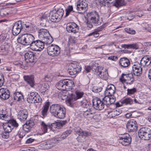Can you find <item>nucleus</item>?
Instances as JSON below:
<instances>
[{
    "label": "nucleus",
    "instance_id": "f257e3e1",
    "mask_svg": "<svg viewBox=\"0 0 151 151\" xmlns=\"http://www.w3.org/2000/svg\"><path fill=\"white\" fill-rule=\"evenodd\" d=\"M50 113L55 117L59 119H63L65 117L66 110L65 108L56 104L52 105L50 108Z\"/></svg>",
    "mask_w": 151,
    "mask_h": 151
},
{
    "label": "nucleus",
    "instance_id": "f03ea898",
    "mask_svg": "<svg viewBox=\"0 0 151 151\" xmlns=\"http://www.w3.org/2000/svg\"><path fill=\"white\" fill-rule=\"evenodd\" d=\"M35 39L31 34L25 33L19 35L17 40L18 43L24 45H30L31 47Z\"/></svg>",
    "mask_w": 151,
    "mask_h": 151
},
{
    "label": "nucleus",
    "instance_id": "7ed1b4c3",
    "mask_svg": "<svg viewBox=\"0 0 151 151\" xmlns=\"http://www.w3.org/2000/svg\"><path fill=\"white\" fill-rule=\"evenodd\" d=\"M56 86L60 90L68 91L73 89L74 86V82L72 80H62L56 84Z\"/></svg>",
    "mask_w": 151,
    "mask_h": 151
},
{
    "label": "nucleus",
    "instance_id": "20e7f679",
    "mask_svg": "<svg viewBox=\"0 0 151 151\" xmlns=\"http://www.w3.org/2000/svg\"><path fill=\"white\" fill-rule=\"evenodd\" d=\"M47 41L41 39V40H37L35 39L32 44L31 46V49L33 50L40 51L44 48L45 44H50L51 43H48Z\"/></svg>",
    "mask_w": 151,
    "mask_h": 151
},
{
    "label": "nucleus",
    "instance_id": "39448f33",
    "mask_svg": "<svg viewBox=\"0 0 151 151\" xmlns=\"http://www.w3.org/2000/svg\"><path fill=\"white\" fill-rule=\"evenodd\" d=\"M87 20L94 24L96 25H98L101 23L99 19V16L97 12L95 11L88 13L87 14Z\"/></svg>",
    "mask_w": 151,
    "mask_h": 151
},
{
    "label": "nucleus",
    "instance_id": "423d86ee",
    "mask_svg": "<svg viewBox=\"0 0 151 151\" xmlns=\"http://www.w3.org/2000/svg\"><path fill=\"white\" fill-rule=\"evenodd\" d=\"M139 137L144 140H149L151 137V129L147 127L141 128L138 132Z\"/></svg>",
    "mask_w": 151,
    "mask_h": 151
},
{
    "label": "nucleus",
    "instance_id": "0eeeda50",
    "mask_svg": "<svg viewBox=\"0 0 151 151\" xmlns=\"http://www.w3.org/2000/svg\"><path fill=\"white\" fill-rule=\"evenodd\" d=\"M74 129L75 132L78 135L77 139L80 142L84 141L86 137L90 135V134L88 132L83 131L79 127H75Z\"/></svg>",
    "mask_w": 151,
    "mask_h": 151
},
{
    "label": "nucleus",
    "instance_id": "6e6552de",
    "mask_svg": "<svg viewBox=\"0 0 151 151\" xmlns=\"http://www.w3.org/2000/svg\"><path fill=\"white\" fill-rule=\"evenodd\" d=\"M38 36L40 38L47 41L48 43H52L53 39L48 31L45 29H40L38 31Z\"/></svg>",
    "mask_w": 151,
    "mask_h": 151
},
{
    "label": "nucleus",
    "instance_id": "1a4fd4ad",
    "mask_svg": "<svg viewBox=\"0 0 151 151\" xmlns=\"http://www.w3.org/2000/svg\"><path fill=\"white\" fill-rule=\"evenodd\" d=\"M19 126L18 124L14 119L9 120L6 124H4L3 128L5 132L9 133L11 132L14 128H17Z\"/></svg>",
    "mask_w": 151,
    "mask_h": 151
},
{
    "label": "nucleus",
    "instance_id": "9d476101",
    "mask_svg": "<svg viewBox=\"0 0 151 151\" xmlns=\"http://www.w3.org/2000/svg\"><path fill=\"white\" fill-rule=\"evenodd\" d=\"M88 2L85 0H79L77 3L76 9L78 12L82 14L88 9Z\"/></svg>",
    "mask_w": 151,
    "mask_h": 151
},
{
    "label": "nucleus",
    "instance_id": "9b49d317",
    "mask_svg": "<svg viewBox=\"0 0 151 151\" xmlns=\"http://www.w3.org/2000/svg\"><path fill=\"white\" fill-rule=\"evenodd\" d=\"M47 52L48 55L52 57L56 56L60 53V48L57 45H51L47 48Z\"/></svg>",
    "mask_w": 151,
    "mask_h": 151
},
{
    "label": "nucleus",
    "instance_id": "f8f14e48",
    "mask_svg": "<svg viewBox=\"0 0 151 151\" xmlns=\"http://www.w3.org/2000/svg\"><path fill=\"white\" fill-rule=\"evenodd\" d=\"M95 73L104 80H106L108 78V74L107 70L101 66H98L96 68Z\"/></svg>",
    "mask_w": 151,
    "mask_h": 151
},
{
    "label": "nucleus",
    "instance_id": "ddd939ff",
    "mask_svg": "<svg viewBox=\"0 0 151 151\" xmlns=\"http://www.w3.org/2000/svg\"><path fill=\"white\" fill-rule=\"evenodd\" d=\"M131 138L128 134H125L119 137V142L124 146H128L131 143Z\"/></svg>",
    "mask_w": 151,
    "mask_h": 151
},
{
    "label": "nucleus",
    "instance_id": "4468645a",
    "mask_svg": "<svg viewBox=\"0 0 151 151\" xmlns=\"http://www.w3.org/2000/svg\"><path fill=\"white\" fill-rule=\"evenodd\" d=\"M104 101H101L99 98H96L93 101V106L94 108L98 110H101L104 107L105 104Z\"/></svg>",
    "mask_w": 151,
    "mask_h": 151
},
{
    "label": "nucleus",
    "instance_id": "2eb2a0df",
    "mask_svg": "<svg viewBox=\"0 0 151 151\" xmlns=\"http://www.w3.org/2000/svg\"><path fill=\"white\" fill-rule=\"evenodd\" d=\"M126 127L129 132H134L137 129V123L134 119L129 120L127 123Z\"/></svg>",
    "mask_w": 151,
    "mask_h": 151
},
{
    "label": "nucleus",
    "instance_id": "dca6fc26",
    "mask_svg": "<svg viewBox=\"0 0 151 151\" xmlns=\"http://www.w3.org/2000/svg\"><path fill=\"white\" fill-rule=\"evenodd\" d=\"M71 67L68 70V72L71 75H74L76 74L77 72L81 70V67L79 65H77L76 64L71 63Z\"/></svg>",
    "mask_w": 151,
    "mask_h": 151
},
{
    "label": "nucleus",
    "instance_id": "f3484780",
    "mask_svg": "<svg viewBox=\"0 0 151 151\" xmlns=\"http://www.w3.org/2000/svg\"><path fill=\"white\" fill-rule=\"evenodd\" d=\"M119 79L122 82H126V83L129 84H132L134 81V78L132 74L126 75L122 74Z\"/></svg>",
    "mask_w": 151,
    "mask_h": 151
},
{
    "label": "nucleus",
    "instance_id": "a211bd4d",
    "mask_svg": "<svg viewBox=\"0 0 151 151\" xmlns=\"http://www.w3.org/2000/svg\"><path fill=\"white\" fill-rule=\"evenodd\" d=\"M138 63H135L132 67L134 74L137 76H139L142 74V68Z\"/></svg>",
    "mask_w": 151,
    "mask_h": 151
},
{
    "label": "nucleus",
    "instance_id": "6ab92c4d",
    "mask_svg": "<svg viewBox=\"0 0 151 151\" xmlns=\"http://www.w3.org/2000/svg\"><path fill=\"white\" fill-rule=\"evenodd\" d=\"M66 28L67 31L69 32L75 33L78 32V27L75 23L74 22L68 23Z\"/></svg>",
    "mask_w": 151,
    "mask_h": 151
},
{
    "label": "nucleus",
    "instance_id": "aec40b11",
    "mask_svg": "<svg viewBox=\"0 0 151 151\" xmlns=\"http://www.w3.org/2000/svg\"><path fill=\"white\" fill-rule=\"evenodd\" d=\"M22 26L21 22L18 21L16 22L12 28V32L14 35H17L19 34L22 29Z\"/></svg>",
    "mask_w": 151,
    "mask_h": 151
},
{
    "label": "nucleus",
    "instance_id": "412c9836",
    "mask_svg": "<svg viewBox=\"0 0 151 151\" xmlns=\"http://www.w3.org/2000/svg\"><path fill=\"white\" fill-rule=\"evenodd\" d=\"M28 116V112L26 109L19 111L18 114V118L21 121H25Z\"/></svg>",
    "mask_w": 151,
    "mask_h": 151
},
{
    "label": "nucleus",
    "instance_id": "4be33fe9",
    "mask_svg": "<svg viewBox=\"0 0 151 151\" xmlns=\"http://www.w3.org/2000/svg\"><path fill=\"white\" fill-rule=\"evenodd\" d=\"M116 98L114 96L105 95L103 99L105 105L108 106L113 104L115 101Z\"/></svg>",
    "mask_w": 151,
    "mask_h": 151
},
{
    "label": "nucleus",
    "instance_id": "5701e85b",
    "mask_svg": "<svg viewBox=\"0 0 151 151\" xmlns=\"http://www.w3.org/2000/svg\"><path fill=\"white\" fill-rule=\"evenodd\" d=\"M10 96L9 91L6 88H2L0 89V97L4 100L8 99Z\"/></svg>",
    "mask_w": 151,
    "mask_h": 151
},
{
    "label": "nucleus",
    "instance_id": "b1692460",
    "mask_svg": "<svg viewBox=\"0 0 151 151\" xmlns=\"http://www.w3.org/2000/svg\"><path fill=\"white\" fill-rule=\"evenodd\" d=\"M116 88L112 84L109 85L104 91L105 95L113 96L115 92Z\"/></svg>",
    "mask_w": 151,
    "mask_h": 151
},
{
    "label": "nucleus",
    "instance_id": "393cba45",
    "mask_svg": "<svg viewBox=\"0 0 151 151\" xmlns=\"http://www.w3.org/2000/svg\"><path fill=\"white\" fill-rule=\"evenodd\" d=\"M76 100V98L75 96L73 94H71L70 96H68L67 99L66 100V103L68 106L73 107L75 103V101Z\"/></svg>",
    "mask_w": 151,
    "mask_h": 151
},
{
    "label": "nucleus",
    "instance_id": "a878e982",
    "mask_svg": "<svg viewBox=\"0 0 151 151\" xmlns=\"http://www.w3.org/2000/svg\"><path fill=\"white\" fill-rule=\"evenodd\" d=\"M133 101L131 98H127L122 100L120 103H116V105L117 106L120 107L124 105H131L133 104Z\"/></svg>",
    "mask_w": 151,
    "mask_h": 151
},
{
    "label": "nucleus",
    "instance_id": "bb28decb",
    "mask_svg": "<svg viewBox=\"0 0 151 151\" xmlns=\"http://www.w3.org/2000/svg\"><path fill=\"white\" fill-rule=\"evenodd\" d=\"M150 58L147 56H144L140 60V65L143 66H148L151 63Z\"/></svg>",
    "mask_w": 151,
    "mask_h": 151
},
{
    "label": "nucleus",
    "instance_id": "cd10ccee",
    "mask_svg": "<svg viewBox=\"0 0 151 151\" xmlns=\"http://www.w3.org/2000/svg\"><path fill=\"white\" fill-rule=\"evenodd\" d=\"M24 80L33 87L34 85V77L33 76H24L23 77Z\"/></svg>",
    "mask_w": 151,
    "mask_h": 151
},
{
    "label": "nucleus",
    "instance_id": "c85d7f7f",
    "mask_svg": "<svg viewBox=\"0 0 151 151\" xmlns=\"http://www.w3.org/2000/svg\"><path fill=\"white\" fill-rule=\"evenodd\" d=\"M35 54L32 52H27L24 55L25 60L27 62L32 63L34 62Z\"/></svg>",
    "mask_w": 151,
    "mask_h": 151
},
{
    "label": "nucleus",
    "instance_id": "c756f323",
    "mask_svg": "<svg viewBox=\"0 0 151 151\" xmlns=\"http://www.w3.org/2000/svg\"><path fill=\"white\" fill-rule=\"evenodd\" d=\"M13 98L14 100L18 101L24 100L23 96L21 92H15L13 94Z\"/></svg>",
    "mask_w": 151,
    "mask_h": 151
},
{
    "label": "nucleus",
    "instance_id": "7c9ffc66",
    "mask_svg": "<svg viewBox=\"0 0 151 151\" xmlns=\"http://www.w3.org/2000/svg\"><path fill=\"white\" fill-rule=\"evenodd\" d=\"M119 64L123 67H127L130 64L129 60L126 58H122L120 59Z\"/></svg>",
    "mask_w": 151,
    "mask_h": 151
},
{
    "label": "nucleus",
    "instance_id": "2f4dec72",
    "mask_svg": "<svg viewBox=\"0 0 151 151\" xmlns=\"http://www.w3.org/2000/svg\"><path fill=\"white\" fill-rule=\"evenodd\" d=\"M50 105V104L49 102H46L45 105L42 108V110L41 111L42 117L44 118L47 116V111Z\"/></svg>",
    "mask_w": 151,
    "mask_h": 151
},
{
    "label": "nucleus",
    "instance_id": "473e14b6",
    "mask_svg": "<svg viewBox=\"0 0 151 151\" xmlns=\"http://www.w3.org/2000/svg\"><path fill=\"white\" fill-rule=\"evenodd\" d=\"M83 115L87 119L89 120L92 118L95 119V116H96V115L95 113L92 112L91 111H87L84 112Z\"/></svg>",
    "mask_w": 151,
    "mask_h": 151
},
{
    "label": "nucleus",
    "instance_id": "72a5a7b5",
    "mask_svg": "<svg viewBox=\"0 0 151 151\" xmlns=\"http://www.w3.org/2000/svg\"><path fill=\"white\" fill-rule=\"evenodd\" d=\"M127 2L124 0H115L113 3V5L117 8L125 6Z\"/></svg>",
    "mask_w": 151,
    "mask_h": 151
},
{
    "label": "nucleus",
    "instance_id": "f704fd0d",
    "mask_svg": "<svg viewBox=\"0 0 151 151\" xmlns=\"http://www.w3.org/2000/svg\"><path fill=\"white\" fill-rule=\"evenodd\" d=\"M49 86L47 83H44L40 85V91L43 94L48 92L49 88Z\"/></svg>",
    "mask_w": 151,
    "mask_h": 151
},
{
    "label": "nucleus",
    "instance_id": "c9c22d12",
    "mask_svg": "<svg viewBox=\"0 0 151 151\" xmlns=\"http://www.w3.org/2000/svg\"><path fill=\"white\" fill-rule=\"evenodd\" d=\"M53 11L55 12V14L57 17V19L60 20L62 18L64 13V11L63 9L60 8L57 9L53 10Z\"/></svg>",
    "mask_w": 151,
    "mask_h": 151
},
{
    "label": "nucleus",
    "instance_id": "e433bc0d",
    "mask_svg": "<svg viewBox=\"0 0 151 151\" xmlns=\"http://www.w3.org/2000/svg\"><path fill=\"white\" fill-rule=\"evenodd\" d=\"M9 117L7 112L5 109L0 110V119L6 121H8L7 118Z\"/></svg>",
    "mask_w": 151,
    "mask_h": 151
},
{
    "label": "nucleus",
    "instance_id": "4c0bfd02",
    "mask_svg": "<svg viewBox=\"0 0 151 151\" xmlns=\"http://www.w3.org/2000/svg\"><path fill=\"white\" fill-rule=\"evenodd\" d=\"M122 111L119 109L114 110L112 111H111L108 113L107 116L109 118H111L114 117L116 116L119 115L121 113Z\"/></svg>",
    "mask_w": 151,
    "mask_h": 151
},
{
    "label": "nucleus",
    "instance_id": "58836bf2",
    "mask_svg": "<svg viewBox=\"0 0 151 151\" xmlns=\"http://www.w3.org/2000/svg\"><path fill=\"white\" fill-rule=\"evenodd\" d=\"M55 12L53 10L50 12L49 14V17H50V20L54 22H58L60 21V20H58L57 19V17L55 14Z\"/></svg>",
    "mask_w": 151,
    "mask_h": 151
},
{
    "label": "nucleus",
    "instance_id": "ea45409f",
    "mask_svg": "<svg viewBox=\"0 0 151 151\" xmlns=\"http://www.w3.org/2000/svg\"><path fill=\"white\" fill-rule=\"evenodd\" d=\"M55 145V143L52 140L48 141L44 143L43 146L46 149H50Z\"/></svg>",
    "mask_w": 151,
    "mask_h": 151
},
{
    "label": "nucleus",
    "instance_id": "a19ab883",
    "mask_svg": "<svg viewBox=\"0 0 151 151\" xmlns=\"http://www.w3.org/2000/svg\"><path fill=\"white\" fill-rule=\"evenodd\" d=\"M37 93L36 92H31L28 94L27 97V101L30 103L31 102H33L34 98L35 97Z\"/></svg>",
    "mask_w": 151,
    "mask_h": 151
},
{
    "label": "nucleus",
    "instance_id": "79ce46f5",
    "mask_svg": "<svg viewBox=\"0 0 151 151\" xmlns=\"http://www.w3.org/2000/svg\"><path fill=\"white\" fill-rule=\"evenodd\" d=\"M40 125L41 126V129L43 132L40 134H45L47 132L48 127H50V126L46 124L45 123L42 121L41 122Z\"/></svg>",
    "mask_w": 151,
    "mask_h": 151
},
{
    "label": "nucleus",
    "instance_id": "37998d69",
    "mask_svg": "<svg viewBox=\"0 0 151 151\" xmlns=\"http://www.w3.org/2000/svg\"><path fill=\"white\" fill-rule=\"evenodd\" d=\"M89 102H88L85 99H83L80 103V105L81 106L86 108H88L89 107Z\"/></svg>",
    "mask_w": 151,
    "mask_h": 151
},
{
    "label": "nucleus",
    "instance_id": "c03bdc74",
    "mask_svg": "<svg viewBox=\"0 0 151 151\" xmlns=\"http://www.w3.org/2000/svg\"><path fill=\"white\" fill-rule=\"evenodd\" d=\"M65 17L68 16L70 13H72L74 12L73 10L72 6L69 5L65 9Z\"/></svg>",
    "mask_w": 151,
    "mask_h": 151
},
{
    "label": "nucleus",
    "instance_id": "a18cd8bd",
    "mask_svg": "<svg viewBox=\"0 0 151 151\" xmlns=\"http://www.w3.org/2000/svg\"><path fill=\"white\" fill-rule=\"evenodd\" d=\"M66 122H67L66 121H60L55 123V125L56 126V128L60 129L65 125Z\"/></svg>",
    "mask_w": 151,
    "mask_h": 151
},
{
    "label": "nucleus",
    "instance_id": "49530a36",
    "mask_svg": "<svg viewBox=\"0 0 151 151\" xmlns=\"http://www.w3.org/2000/svg\"><path fill=\"white\" fill-rule=\"evenodd\" d=\"M33 102H31L29 103H41L42 102V99L40 96L37 93L34 98Z\"/></svg>",
    "mask_w": 151,
    "mask_h": 151
},
{
    "label": "nucleus",
    "instance_id": "de8ad7c7",
    "mask_svg": "<svg viewBox=\"0 0 151 151\" xmlns=\"http://www.w3.org/2000/svg\"><path fill=\"white\" fill-rule=\"evenodd\" d=\"M32 128L28 125L27 124L25 123L23 125V130L27 132L30 131Z\"/></svg>",
    "mask_w": 151,
    "mask_h": 151
},
{
    "label": "nucleus",
    "instance_id": "09e8293b",
    "mask_svg": "<svg viewBox=\"0 0 151 151\" xmlns=\"http://www.w3.org/2000/svg\"><path fill=\"white\" fill-rule=\"evenodd\" d=\"M75 93L76 95V100L82 97L84 94L83 92L77 90L75 91Z\"/></svg>",
    "mask_w": 151,
    "mask_h": 151
},
{
    "label": "nucleus",
    "instance_id": "8fccbe9b",
    "mask_svg": "<svg viewBox=\"0 0 151 151\" xmlns=\"http://www.w3.org/2000/svg\"><path fill=\"white\" fill-rule=\"evenodd\" d=\"M25 123L32 128L35 124V122L32 119H29L26 121Z\"/></svg>",
    "mask_w": 151,
    "mask_h": 151
},
{
    "label": "nucleus",
    "instance_id": "3c124183",
    "mask_svg": "<svg viewBox=\"0 0 151 151\" xmlns=\"http://www.w3.org/2000/svg\"><path fill=\"white\" fill-rule=\"evenodd\" d=\"M111 0H96L98 2L96 3H98L100 5H104L105 6L106 5V3H109V1H111Z\"/></svg>",
    "mask_w": 151,
    "mask_h": 151
},
{
    "label": "nucleus",
    "instance_id": "603ef678",
    "mask_svg": "<svg viewBox=\"0 0 151 151\" xmlns=\"http://www.w3.org/2000/svg\"><path fill=\"white\" fill-rule=\"evenodd\" d=\"M124 30L127 33L131 35H134L135 33V31L132 29L126 28Z\"/></svg>",
    "mask_w": 151,
    "mask_h": 151
},
{
    "label": "nucleus",
    "instance_id": "864d4df0",
    "mask_svg": "<svg viewBox=\"0 0 151 151\" xmlns=\"http://www.w3.org/2000/svg\"><path fill=\"white\" fill-rule=\"evenodd\" d=\"M127 91V94L128 95H130L133 94L136 91V89L135 88L130 89H128Z\"/></svg>",
    "mask_w": 151,
    "mask_h": 151
},
{
    "label": "nucleus",
    "instance_id": "5fc2aeb1",
    "mask_svg": "<svg viewBox=\"0 0 151 151\" xmlns=\"http://www.w3.org/2000/svg\"><path fill=\"white\" fill-rule=\"evenodd\" d=\"M102 89L101 87L98 88L97 87H95L92 88V91L95 93H99L101 91Z\"/></svg>",
    "mask_w": 151,
    "mask_h": 151
},
{
    "label": "nucleus",
    "instance_id": "6e6d98bb",
    "mask_svg": "<svg viewBox=\"0 0 151 151\" xmlns=\"http://www.w3.org/2000/svg\"><path fill=\"white\" fill-rule=\"evenodd\" d=\"M76 38L74 37H71L69 38V43H75L77 42Z\"/></svg>",
    "mask_w": 151,
    "mask_h": 151
},
{
    "label": "nucleus",
    "instance_id": "4d7b16f0",
    "mask_svg": "<svg viewBox=\"0 0 151 151\" xmlns=\"http://www.w3.org/2000/svg\"><path fill=\"white\" fill-rule=\"evenodd\" d=\"M8 14V13L4 10H1L0 11V15L3 17L7 16Z\"/></svg>",
    "mask_w": 151,
    "mask_h": 151
},
{
    "label": "nucleus",
    "instance_id": "13d9d810",
    "mask_svg": "<svg viewBox=\"0 0 151 151\" xmlns=\"http://www.w3.org/2000/svg\"><path fill=\"white\" fill-rule=\"evenodd\" d=\"M9 133L8 132H6L4 131V132H2L1 134V135L3 138L6 139L8 138L9 137Z\"/></svg>",
    "mask_w": 151,
    "mask_h": 151
},
{
    "label": "nucleus",
    "instance_id": "bf43d9fd",
    "mask_svg": "<svg viewBox=\"0 0 151 151\" xmlns=\"http://www.w3.org/2000/svg\"><path fill=\"white\" fill-rule=\"evenodd\" d=\"M24 26L26 28V30L28 31L30 30L31 29V24L29 23H26L24 24Z\"/></svg>",
    "mask_w": 151,
    "mask_h": 151
},
{
    "label": "nucleus",
    "instance_id": "052dcab7",
    "mask_svg": "<svg viewBox=\"0 0 151 151\" xmlns=\"http://www.w3.org/2000/svg\"><path fill=\"white\" fill-rule=\"evenodd\" d=\"M4 83V78L3 75H2L0 76V87H1Z\"/></svg>",
    "mask_w": 151,
    "mask_h": 151
},
{
    "label": "nucleus",
    "instance_id": "680f3d73",
    "mask_svg": "<svg viewBox=\"0 0 151 151\" xmlns=\"http://www.w3.org/2000/svg\"><path fill=\"white\" fill-rule=\"evenodd\" d=\"M139 48V46L138 44L136 43H134L131 44V49H138Z\"/></svg>",
    "mask_w": 151,
    "mask_h": 151
},
{
    "label": "nucleus",
    "instance_id": "e2e57ef3",
    "mask_svg": "<svg viewBox=\"0 0 151 151\" xmlns=\"http://www.w3.org/2000/svg\"><path fill=\"white\" fill-rule=\"evenodd\" d=\"M93 35L94 37H96L99 36V34L96 31H95L91 33L88 35L89 36H90Z\"/></svg>",
    "mask_w": 151,
    "mask_h": 151
},
{
    "label": "nucleus",
    "instance_id": "0e129e2a",
    "mask_svg": "<svg viewBox=\"0 0 151 151\" xmlns=\"http://www.w3.org/2000/svg\"><path fill=\"white\" fill-rule=\"evenodd\" d=\"M44 80L46 82H50L51 80V78L49 75H47L45 76Z\"/></svg>",
    "mask_w": 151,
    "mask_h": 151
},
{
    "label": "nucleus",
    "instance_id": "69168bd1",
    "mask_svg": "<svg viewBox=\"0 0 151 151\" xmlns=\"http://www.w3.org/2000/svg\"><path fill=\"white\" fill-rule=\"evenodd\" d=\"M122 47L125 48L131 49V44H124L122 45Z\"/></svg>",
    "mask_w": 151,
    "mask_h": 151
},
{
    "label": "nucleus",
    "instance_id": "338daca9",
    "mask_svg": "<svg viewBox=\"0 0 151 151\" xmlns=\"http://www.w3.org/2000/svg\"><path fill=\"white\" fill-rule=\"evenodd\" d=\"M117 59V57L115 56H113L109 57L108 58V59L114 61H116Z\"/></svg>",
    "mask_w": 151,
    "mask_h": 151
},
{
    "label": "nucleus",
    "instance_id": "774afa93",
    "mask_svg": "<svg viewBox=\"0 0 151 151\" xmlns=\"http://www.w3.org/2000/svg\"><path fill=\"white\" fill-rule=\"evenodd\" d=\"M48 15L47 14H44L41 17V19L42 20L47 19L48 18Z\"/></svg>",
    "mask_w": 151,
    "mask_h": 151
}]
</instances>
